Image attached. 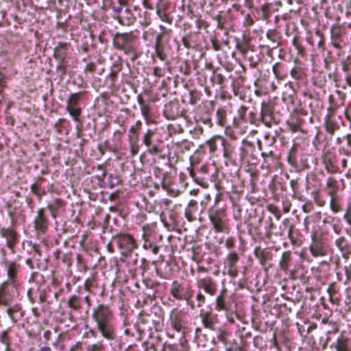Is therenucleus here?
<instances>
[{
    "label": "nucleus",
    "mask_w": 351,
    "mask_h": 351,
    "mask_svg": "<svg viewBox=\"0 0 351 351\" xmlns=\"http://www.w3.org/2000/svg\"><path fill=\"white\" fill-rule=\"evenodd\" d=\"M121 128L115 130L113 133V141L115 145L124 154L126 151L130 152V156L134 157L140 151L141 145H144L147 149L146 152L152 155L156 156L160 159H165L167 157L165 149V143L161 135L157 132V129L143 128V123L141 120H137L130 126L127 133V141L128 148L121 146L123 135L125 133V128L120 125ZM169 160L170 156H168Z\"/></svg>",
    "instance_id": "nucleus-1"
},
{
    "label": "nucleus",
    "mask_w": 351,
    "mask_h": 351,
    "mask_svg": "<svg viewBox=\"0 0 351 351\" xmlns=\"http://www.w3.org/2000/svg\"><path fill=\"white\" fill-rule=\"evenodd\" d=\"M113 47L135 62L140 56V41L137 31L111 34Z\"/></svg>",
    "instance_id": "nucleus-2"
},
{
    "label": "nucleus",
    "mask_w": 351,
    "mask_h": 351,
    "mask_svg": "<svg viewBox=\"0 0 351 351\" xmlns=\"http://www.w3.org/2000/svg\"><path fill=\"white\" fill-rule=\"evenodd\" d=\"M93 318L97 324L101 335L109 341H117L118 338L114 315L109 306L100 304L94 308Z\"/></svg>",
    "instance_id": "nucleus-3"
},
{
    "label": "nucleus",
    "mask_w": 351,
    "mask_h": 351,
    "mask_svg": "<svg viewBox=\"0 0 351 351\" xmlns=\"http://www.w3.org/2000/svg\"><path fill=\"white\" fill-rule=\"evenodd\" d=\"M222 152L226 163L230 162L234 166L247 162L246 158L249 154L244 146H239L234 140L225 137L222 141Z\"/></svg>",
    "instance_id": "nucleus-4"
},
{
    "label": "nucleus",
    "mask_w": 351,
    "mask_h": 351,
    "mask_svg": "<svg viewBox=\"0 0 351 351\" xmlns=\"http://www.w3.org/2000/svg\"><path fill=\"white\" fill-rule=\"evenodd\" d=\"M90 93L87 90H81L71 93L66 100V110L71 117L73 121L80 122L82 114V105L89 99Z\"/></svg>",
    "instance_id": "nucleus-5"
},
{
    "label": "nucleus",
    "mask_w": 351,
    "mask_h": 351,
    "mask_svg": "<svg viewBox=\"0 0 351 351\" xmlns=\"http://www.w3.org/2000/svg\"><path fill=\"white\" fill-rule=\"evenodd\" d=\"M311 155L304 152L298 143H293L287 154V162L297 172L310 168Z\"/></svg>",
    "instance_id": "nucleus-6"
},
{
    "label": "nucleus",
    "mask_w": 351,
    "mask_h": 351,
    "mask_svg": "<svg viewBox=\"0 0 351 351\" xmlns=\"http://www.w3.org/2000/svg\"><path fill=\"white\" fill-rule=\"evenodd\" d=\"M200 7L193 0H182L181 5L178 6L184 15L194 20L195 27L198 29H206L208 27L207 21L202 16L199 12Z\"/></svg>",
    "instance_id": "nucleus-7"
},
{
    "label": "nucleus",
    "mask_w": 351,
    "mask_h": 351,
    "mask_svg": "<svg viewBox=\"0 0 351 351\" xmlns=\"http://www.w3.org/2000/svg\"><path fill=\"white\" fill-rule=\"evenodd\" d=\"M256 5L252 14L257 20L267 23L270 21L273 12L278 11L282 6V3L279 1L269 2L268 0H256Z\"/></svg>",
    "instance_id": "nucleus-8"
},
{
    "label": "nucleus",
    "mask_w": 351,
    "mask_h": 351,
    "mask_svg": "<svg viewBox=\"0 0 351 351\" xmlns=\"http://www.w3.org/2000/svg\"><path fill=\"white\" fill-rule=\"evenodd\" d=\"M330 44L338 50L340 56L343 49L348 45V37L346 29L339 23L332 24L330 29Z\"/></svg>",
    "instance_id": "nucleus-9"
},
{
    "label": "nucleus",
    "mask_w": 351,
    "mask_h": 351,
    "mask_svg": "<svg viewBox=\"0 0 351 351\" xmlns=\"http://www.w3.org/2000/svg\"><path fill=\"white\" fill-rule=\"evenodd\" d=\"M261 122L267 128L278 124L282 119V114L274 112V107L271 101H263L260 112Z\"/></svg>",
    "instance_id": "nucleus-10"
},
{
    "label": "nucleus",
    "mask_w": 351,
    "mask_h": 351,
    "mask_svg": "<svg viewBox=\"0 0 351 351\" xmlns=\"http://www.w3.org/2000/svg\"><path fill=\"white\" fill-rule=\"evenodd\" d=\"M187 170L193 180L204 189L209 186V182H212L211 178H215L214 173L212 175L210 173L208 165L188 167Z\"/></svg>",
    "instance_id": "nucleus-11"
},
{
    "label": "nucleus",
    "mask_w": 351,
    "mask_h": 351,
    "mask_svg": "<svg viewBox=\"0 0 351 351\" xmlns=\"http://www.w3.org/2000/svg\"><path fill=\"white\" fill-rule=\"evenodd\" d=\"M170 294L175 299L179 301L185 300L187 304L191 306L192 308H195L194 302L191 300L193 296V290L189 285H185L184 283H180L177 280H174L172 282L170 289Z\"/></svg>",
    "instance_id": "nucleus-12"
},
{
    "label": "nucleus",
    "mask_w": 351,
    "mask_h": 351,
    "mask_svg": "<svg viewBox=\"0 0 351 351\" xmlns=\"http://www.w3.org/2000/svg\"><path fill=\"white\" fill-rule=\"evenodd\" d=\"M200 30L197 29V31H189L184 34L181 42L184 48L197 51H202L204 49V38Z\"/></svg>",
    "instance_id": "nucleus-13"
},
{
    "label": "nucleus",
    "mask_w": 351,
    "mask_h": 351,
    "mask_svg": "<svg viewBox=\"0 0 351 351\" xmlns=\"http://www.w3.org/2000/svg\"><path fill=\"white\" fill-rule=\"evenodd\" d=\"M66 203L60 198H56L49 202L47 208L38 210V215L35 219H46L47 213L49 212L53 218L61 217L65 210Z\"/></svg>",
    "instance_id": "nucleus-14"
},
{
    "label": "nucleus",
    "mask_w": 351,
    "mask_h": 351,
    "mask_svg": "<svg viewBox=\"0 0 351 351\" xmlns=\"http://www.w3.org/2000/svg\"><path fill=\"white\" fill-rule=\"evenodd\" d=\"M323 125L326 132L332 138L341 129L343 122L341 117L336 114L335 110L329 107L324 118Z\"/></svg>",
    "instance_id": "nucleus-15"
},
{
    "label": "nucleus",
    "mask_w": 351,
    "mask_h": 351,
    "mask_svg": "<svg viewBox=\"0 0 351 351\" xmlns=\"http://www.w3.org/2000/svg\"><path fill=\"white\" fill-rule=\"evenodd\" d=\"M326 145H324L321 155L322 164L328 173H338L340 172L338 156L335 152L329 149H326Z\"/></svg>",
    "instance_id": "nucleus-16"
},
{
    "label": "nucleus",
    "mask_w": 351,
    "mask_h": 351,
    "mask_svg": "<svg viewBox=\"0 0 351 351\" xmlns=\"http://www.w3.org/2000/svg\"><path fill=\"white\" fill-rule=\"evenodd\" d=\"M163 116L168 120H175L180 117H186L187 110L178 100H172L164 106Z\"/></svg>",
    "instance_id": "nucleus-17"
},
{
    "label": "nucleus",
    "mask_w": 351,
    "mask_h": 351,
    "mask_svg": "<svg viewBox=\"0 0 351 351\" xmlns=\"http://www.w3.org/2000/svg\"><path fill=\"white\" fill-rule=\"evenodd\" d=\"M137 101L140 106L141 112L147 125L155 123L156 117L154 115V108L153 103L154 100H145L141 94L137 95Z\"/></svg>",
    "instance_id": "nucleus-18"
},
{
    "label": "nucleus",
    "mask_w": 351,
    "mask_h": 351,
    "mask_svg": "<svg viewBox=\"0 0 351 351\" xmlns=\"http://www.w3.org/2000/svg\"><path fill=\"white\" fill-rule=\"evenodd\" d=\"M119 247L122 250L121 254L127 257L131 252L137 247L134 238L129 234H121L113 238Z\"/></svg>",
    "instance_id": "nucleus-19"
},
{
    "label": "nucleus",
    "mask_w": 351,
    "mask_h": 351,
    "mask_svg": "<svg viewBox=\"0 0 351 351\" xmlns=\"http://www.w3.org/2000/svg\"><path fill=\"white\" fill-rule=\"evenodd\" d=\"M160 32H157L154 27H150L143 31L142 38L145 42L152 43L154 40L156 42L158 37L161 38H170L172 34L173 30L171 28H167L163 25H159Z\"/></svg>",
    "instance_id": "nucleus-20"
},
{
    "label": "nucleus",
    "mask_w": 351,
    "mask_h": 351,
    "mask_svg": "<svg viewBox=\"0 0 351 351\" xmlns=\"http://www.w3.org/2000/svg\"><path fill=\"white\" fill-rule=\"evenodd\" d=\"M123 69L122 59L119 57L118 60L115 61L110 67V72L106 77V83L112 93L118 91L117 85L118 75Z\"/></svg>",
    "instance_id": "nucleus-21"
},
{
    "label": "nucleus",
    "mask_w": 351,
    "mask_h": 351,
    "mask_svg": "<svg viewBox=\"0 0 351 351\" xmlns=\"http://www.w3.org/2000/svg\"><path fill=\"white\" fill-rule=\"evenodd\" d=\"M169 38L168 37L161 38L158 37L156 42H154L153 45L154 49L152 56L153 58L156 57L162 62L167 60L171 51V46L168 43Z\"/></svg>",
    "instance_id": "nucleus-22"
},
{
    "label": "nucleus",
    "mask_w": 351,
    "mask_h": 351,
    "mask_svg": "<svg viewBox=\"0 0 351 351\" xmlns=\"http://www.w3.org/2000/svg\"><path fill=\"white\" fill-rule=\"evenodd\" d=\"M308 68L301 64L294 65L290 70L289 74L295 81L298 88L306 86L308 83Z\"/></svg>",
    "instance_id": "nucleus-23"
},
{
    "label": "nucleus",
    "mask_w": 351,
    "mask_h": 351,
    "mask_svg": "<svg viewBox=\"0 0 351 351\" xmlns=\"http://www.w3.org/2000/svg\"><path fill=\"white\" fill-rule=\"evenodd\" d=\"M310 251L314 256H322L328 253L329 246L325 239L320 236L318 237L315 234H313Z\"/></svg>",
    "instance_id": "nucleus-24"
},
{
    "label": "nucleus",
    "mask_w": 351,
    "mask_h": 351,
    "mask_svg": "<svg viewBox=\"0 0 351 351\" xmlns=\"http://www.w3.org/2000/svg\"><path fill=\"white\" fill-rule=\"evenodd\" d=\"M313 123V117H301L300 115L291 113L287 121L289 128L292 132H303L304 127L308 123Z\"/></svg>",
    "instance_id": "nucleus-25"
},
{
    "label": "nucleus",
    "mask_w": 351,
    "mask_h": 351,
    "mask_svg": "<svg viewBox=\"0 0 351 351\" xmlns=\"http://www.w3.org/2000/svg\"><path fill=\"white\" fill-rule=\"evenodd\" d=\"M194 120L196 123H202L209 128L214 126L212 119V112L206 107H197L194 112Z\"/></svg>",
    "instance_id": "nucleus-26"
},
{
    "label": "nucleus",
    "mask_w": 351,
    "mask_h": 351,
    "mask_svg": "<svg viewBox=\"0 0 351 351\" xmlns=\"http://www.w3.org/2000/svg\"><path fill=\"white\" fill-rule=\"evenodd\" d=\"M99 185L101 187L109 188L110 189L120 185L122 182L121 176L117 174L109 173L106 171L97 176Z\"/></svg>",
    "instance_id": "nucleus-27"
},
{
    "label": "nucleus",
    "mask_w": 351,
    "mask_h": 351,
    "mask_svg": "<svg viewBox=\"0 0 351 351\" xmlns=\"http://www.w3.org/2000/svg\"><path fill=\"white\" fill-rule=\"evenodd\" d=\"M170 324L173 330L177 332H184L186 322L184 320L181 311L178 308H173L169 314Z\"/></svg>",
    "instance_id": "nucleus-28"
},
{
    "label": "nucleus",
    "mask_w": 351,
    "mask_h": 351,
    "mask_svg": "<svg viewBox=\"0 0 351 351\" xmlns=\"http://www.w3.org/2000/svg\"><path fill=\"white\" fill-rule=\"evenodd\" d=\"M210 87L218 86L220 90H223L228 86V79L226 74L219 68H213L210 76Z\"/></svg>",
    "instance_id": "nucleus-29"
},
{
    "label": "nucleus",
    "mask_w": 351,
    "mask_h": 351,
    "mask_svg": "<svg viewBox=\"0 0 351 351\" xmlns=\"http://www.w3.org/2000/svg\"><path fill=\"white\" fill-rule=\"evenodd\" d=\"M232 113V110L226 106H220L215 114V123L216 125L228 128L229 127L228 116Z\"/></svg>",
    "instance_id": "nucleus-30"
},
{
    "label": "nucleus",
    "mask_w": 351,
    "mask_h": 351,
    "mask_svg": "<svg viewBox=\"0 0 351 351\" xmlns=\"http://www.w3.org/2000/svg\"><path fill=\"white\" fill-rule=\"evenodd\" d=\"M72 50L69 42H58L53 48V57L56 60H69V55Z\"/></svg>",
    "instance_id": "nucleus-31"
},
{
    "label": "nucleus",
    "mask_w": 351,
    "mask_h": 351,
    "mask_svg": "<svg viewBox=\"0 0 351 351\" xmlns=\"http://www.w3.org/2000/svg\"><path fill=\"white\" fill-rule=\"evenodd\" d=\"M1 235L5 239L6 246L14 252L15 245L19 242V234L12 227L1 228Z\"/></svg>",
    "instance_id": "nucleus-32"
},
{
    "label": "nucleus",
    "mask_w": 351,
    "mask_h": 351,
    "mask_svg": "<svg viewBox=\"0 0 351 351\" xmlns=\"http://www.w3.org/2000/svg\"><path fill=\"white\" fill-rule=\"evenodd\" d=\"M267 39L270 45H267L268 49H274L282 45V35L281 32L276 28L269 29L265 33Z\"/></svg>",
    "instance_id": "nucleus-33"
},
{
    "label": "nucleus",
    "mask_w": 351,
    "mask_h": 351,
    "mask_svg": "<svg viewBox=\"0 0 351 351\" xmlns=\"http://www.w3.org/2000/svg\"><path fill=\"white\" fill-rule=\"evenodd\" d=\"M229 77L231 79L230 86L234 95L235 97H238L240 99L244 100L245 95L243 86L245 82V77L242 75L234 77L230 75Z\"/></svg>",
    "instance_id": "nucleus-34"
},
{
    "label": "nucleus",
    "mask_w": 351,
    "mask_h": 351,
    "mask_svg": "<svg viewBox=\"0 0 351 351\" xmlns=\"http://www.w3.org/2000/svg\"><path fill=\"white\" fill-rule=\"evenodd\" d=\"M47 287L42 289L41 286L35 285L29 289L27 296L32 303H35L37 298L43 303L47 300Z\"/></svg>",
    "instance_id": "nucleus-35"
},
{
    "label": "nucleus",
    "mask_w": 351,
    "mask_h": 351,
    "mask_svg": "<svg viewBox=\"0 0 351 351\" xmlns=\"http://www.w3.org/2000/svg\"><path fill=\"white\" fill-rule=\"evenodd\" d=\"M294 254H293L291 251H286L282 253L281 259L279 263V267L280 269L287 271H290V275L293 279H295L296 276H295V271L290 270V267L293 264L294 260Z\"/></svg>",
    "instance_id": "nucleus-36"
},
{
    "label": "nucleus",
    "mask_w": 351,
    "mask_h": 351,
    "mask_svg": "<svg viewBox=\"0 0 351 351\" xmlns=\"http://www.w3.org/2000/svg\"><path fill=\"white\" fill-rule=\"evenodd\" d=\"M341 191V185L339 181L334 177H329L326 182L324 188V191L330 197L341 195L339 192Z\"/></svg>",
    "instance_id": "nucleus-37"
},
{
    "label": "nucleus",
    "mask_w": 351,
    "mask_h": 351,
    "mask_svg": "<svg viewBox=\"0 0 351 351\" xmlns=\"http://www.w3.org/2000/svg\"><path fill=\"white\" fill-rule=\"evenodd\" d=\"M330 348L336 351H351V341L341 334L330 345Z\"/></svg>",
    "instance_id": "nucleus-38"
},
{
    "label": "nucleus",
    "mask_w": 351,
    "mask_h": 351,
    "mask_svg": "<svg viewBox=\"0 0 351 351\" xmlns=\"http://www.w3.org/2000/svg\"><path fill=\"white\" fill-rule=\"evenodd\" d=\"M117 21L119 24L123 26H130L133 25L136 21V16L132 12V10L125 8L119 16H116Z\"/></svg>",
    "instance_id": "nucleus-39"
},
{
    "label": "nucleus",
    "mask_w": 351,
    "mask_h": 351,
    "mask_svg": "<svg viewBox=\"0 0 351 351\" xmlns=\"http://www.w3.org/2000/svg\"><path fill=\"white\" fill-rule=\"evenodd\" d=\"M254 255L258 259L261 265H266L267 263L273 258L271 251L269 248H262L257 246L254 249Z\"/></svg>",
    "instance_id": "nucleus-40"
},
{
    "label": "nucleus",
    "mask_w": 351,
    "mask_h": 351,
    "mask_svg": "<svg viewBox=\"0 0 351 351\" xmlns=\"http://www.w3.org/2000/svg\"><path fill=\"white\" fill-rule=\"evenodd\" d=\"M306 189L311 192L319 191L322 189V180L315 173H311L306 176Z\"/></svg>",
    "instance_id": "nucleus-41"
},
{
    "label": "nucleus",
    "mask_w": 351,
    "mask_h": 351,
    "mask_svg": "<svg viewBox=\"0 0 351 351\" xmlns=\"http://www.w3.org/2000/svg\"><path fill=\"white\" fill-rule=\"evenodd\" d=\"M197 287L199 289H203L206 293L210 295H214L217 291V285L210 277L199 280L197 281Z\"/></svg>",
    "instance_id": "nucleus-42"
},
{
    "label": "nucleus",
    "mask_w": 351,
    "mask_h": 351,
    "mask_svg": "<svg viewBox=\"0 0 351 351\" xmlns=\"http://www.w3.org/2000/svg\"><path fill=\"white\" fill-rule=\"evenodd\" d=\"M223 139L224 137L223 136L215 135L205 142L210 154L213 156H217L218 146L220 145L222 147V141H223Z\"/></svg>",
    "instance_id": "nucleus-43"
},
{
    "label": "nucleus",
    "mask_w": 351,
    "mask_h": 351,
    "mask_svg": "<svg viewBox=\"0 0 351 351\" xmlns=\"http://www.w3.org/2000/svg\"><path fill=\"white\" fill-rule=\"evenodd\" d=\"M235 47L243 56L252 48H254V46L251 44L249 38L245 36H243L241 38H235Z\"/></svg>",
    "instance_id": "nucleus-44"
},
{
    "label": "nucleus",
    "mask_w": 351,
    "mask_h": 351,
    "mask_svg": "<svg viewBox=\"0 0 351 351\" xmlns=\"http://www.w3.org/2000/svg\"><path fill=\"white\" fill-rule=\"evenodd\" d=\"M208 75L204 71H197V83L204 87V91L207 97H210L213 95V91L211 89L210 84L207 81Z\"/></svg>",
    "instance_id": "nucleus-45"
},
{
    "label": "nucleus",
    "mask_w": 351,
    "mask_h": 351,
    "mask_svg": "<svg viewBox=\"0 0 351 351\" xmlns=\"http://www.w3.org/2000/svg\"><path fill=\"white\" fill-rule=\"evenodd\" d=\"M242 57L249 62L250 66L252 69L257 68L261 62L260 53L255 49V47L252 48Z\"/></svg>",
    "instance_id": "nucleus-46"
},
{
    "label": "nucleus",
    "mask_w": 351,
    "mask_h": 351,
    "mask_svg": "<svg viewBox=\"0 0 351 351\" xmlns=\"http://www.w3.org/2000/svg\"><path fill=\"white\" fill-rule=\"evenodd\" d=\"M292 45L297 51V55L302 58H306L308 53L303 45L302 38L298 34H295L292 39Z\"/></svg>",
    "instance_id": "nucleus-47"
},
{
    "label": "nucleus",
    "mask_w": 351,
    "mask_h": 351,
    "mask_svg": "<svg viewBox=\"0 0 351 351\" xmlns=\"http://www.w3.org/2000/svg\"><path fill=\"white\" fill-rule=\"evenodd\" d=\"M193 146V142L187 139H183L173 144V147L178 155H184L186 152L190 151Z\"/></svg>",
    "instance_id": "nucleus-48"
},
{
    "label": "nucleus",
    "mask_w": 351,
    "mask_h": 351,
    "mask_svg": "<svg viewBox=\"0 0 351 351\" xmlns=\"http://www.w3.org/2000/svg\"><path fill=\"white\" fill-rule=\"evenodd\" d=\"M199 316L204 326L206 328L215 330L216 315H213L211 311H201Z\"/></svg>",
    "instance_id": "nucleus-49"
},
{
    "label": "nucleus",
    "mask_w": 351,
    "mask_h": 351,
    "mask_svg": "<svg viewBox=\"0 0 351 351\" xmlns=\"http://www.w3.org/2000/svg\"><path fill=\"white\" fill-rule=\"evenodd\" d=\"M83 298H82V293L78 295H73L69 297L67 301L68 306L73 311L76 312H81L82 309Z\"/></svg>",
    "instance_id": "nucleus-50"
},
{
    "label": "nucleus",
    "mask_w": 351,
    "mask_h": 351,
    "mask_svg": "<svg viewBox=\"0 0 351 351\" xmlns=\"http://www.w3.org/2000/svg\"><path fill=\"white\" fill-rule=\"evenodd\" d=\"M213 181L215 187L219 195H222L224 193H230V190L232 189V185L229 183V181L226 178H223L220 180L214 179Z\"/></svg>",
    "instance_id": "nucleus-51"
},
{
    "label": "nucleus",
    "mask_w": 351,
    "mask_h": 351,
    "mask_svg": "<svg viewBox=\"0 0 351 351\" xmlns=\"http://www.w3.org/2000/svg\"><path fill=\"white\" fill-rule=\"evenodd\" d=\"M209 219H222L226 217V210L224 206H220L219 204H215L208 211Z\"/></svg>",
    "instance_id": "nucleus-52"
},
{
    "label": "nucleus",
    "mask_w": 351,
    "mask_h": 351,
    "mask_svg": "<svg viewBox=\"0 0 351 351\" xmlns=\"http://www.w3.org/2000/svg\"><path fill=\"white\" fill-rule=\"evenodd\" d=\"M272 71L278 81L283 80L287 77L286 64L282 62L275 63L272 66Z\"/></svg>",
    "instance_id": "nucleus-53"
},
{
    "label": "nucleus",
    "mask_w": 351,
    "mask_h": 351,
    "mask_svg": "<svg viewBox=\"0 0 351 351\" xmlns=\"http://www.w3.org/2000/svg\"><path fill=\"white\" fill-rule=\"evenodd\" d=\"M227 295V289L223 287V289L220 291L219 295L216 298L215 302V308L216 310L220 311L223 310H228V306L226 303V297Z\"/></svg>",
    "instance_id": "nucleus-54"
},
{
    "label": "nucleus",
    "mask_w": 351,
    "mask_h": 351,
    "mask_svg": "<svg viewBox=\"0 0 351 351\" xmlns=\"http://www.w3.org/2000/svg\"><path fill=\"white\" fill-rule=\"evenodd\" d=\"M248 107L245 106H241L237 110L238 118L233 119V125L235 128H239L240 123H245L247 112Z\"/></svg>",
    "instance_id": "nucleus-55"
},
{
    "label": "nucleus",
    "mask_w": 351,
    "mask_h": 351,
    "mask_svg": "<svg viewBox=\"0 0 351 351\" xmlns=\"http://www.w3.org/2000/svg\"><path fill=\"white\" fill-rule=\"evenodd\" d=\"M343 196L337 195L331 197L330 199V208L335 213H340L343 210L342 208Z\"/></svg>",
    "instance_id": "nucleus-56"
},
{
    "label": "nucleus",
    "mask_w": 351,
    "mask_h": 351,
    "mask_svg": "<svg viewBox=\"0 0 351 351\" xmlns=\"http://www.w3.org/2000/svg\"><path fill=\"white\" fill-rule=\"evenodd\" d=\"M293 106L294 108L291 113L300 115L301 117H312L308 114L305 104H304L300 100H298Z\"/></svg>",
    "instance_id": "nucleus-57"
},
{
    "label": "nucleus",
    "mask_w": 351,
    "mask_h": 351,
    "mask_svg": "<svg viewBox=\"0 0 351 351\" xmlns=\"http://www.w3.org/2000/svg\"><path fill=\"white\" fill-rule=\"evenodd\" d=\"M209 39L210 41V46L205 45L204 48L207 50L213 49L215 51H219L222 49V44L216 35H210Z\"/></svg>",
    "instance_id": "nucleus-58"
},
{
    "label": "nucleus",
    "mask_w": 351,
    "mask_h": 351,
    "mask_svg": "<svg viewBox=\"0 0 351 351\" xmlns=\"http://www.w3.org/2000/svg\"><path fill=\"white\" fill-rule=\"evenodd\" d=\"M311 195L314 202L320 207H323L326 204V199L322 191L311 192Z\"/></svg>",
    "instance_id": "nucleus-59"
},
{
    "label": "nucleus",
    "mask_w": 351,
    "mask_h": 351,
    "mask_svg": "<svg viewBox=\"0 0 351 351\" xmlns=\"http://www.w3.org/2000/svg\"><path fill=\"white\" fill-rule=\"evenodd\" d=\"M197 209V202L195 200H191L188 206L185 209V217L187 219H195L194 215L195 211Z\"/></svg>",
    "instance_id": "nucleus-60"
},
{
    "label": "nucleus",
    "mask_w": 351,
    "mask_h": 351,
    "mask_svg": "<svg viewBox=\"0 0 351 351\" xmlns=\"http://www.w3.org/2000/svg\"><path fill=\"white\" fill-rule=\"evenodd\" d=\"M189 103L191 105H195L202 99V93L196 88L189 90Z\"/></svg>",
    "instance_id": "nucleus-61"
},
{
    "label": "nucleus",
    "mask_w": 351,
    "mask_h": 351,
    "mask_svg": "<svg viewBox=\"0 0 351 351\" xmlns=\"http://www.w3.org/2000/svg\"><path fill=\"white\" fill-rule=\"evenodd\" d=\"M326 141V136L321 131H317L314 136L312 143L316 150H320L323 143Z\"/></svg>",
    "instance_id": "nucleus-62"
},
{
    "label": "nucleus",
    "mask_w": 351,
    "mask_h": 351,
    "mask_svg": "<svg viewBox=\"0 0 351 351\" xmlns=\"http://www.w3.org/2000/svg\"><path fill=\"white\" fill-rule=\"evenodd\" d=\"M261 123L260 115L258 116L255 111L251 110L247 114L245 123L258 126Z\"/></svg>",
    "instance_id": "nucleus-63"
},
{
    "label": "nucleus",
    "mask_w": 351,
    "mask_h": 351,
    "mask_svg": "<svg viewBox=\"0 0 351 351\" xmlns=\"http://www.w3.org/2000/svg\"><path fill=\"white\" fill-rule=\"evenodd\" d=\"M56 71L62 77L67 74L69 60H57Z\"/></svg>",
    "instance_id": "nucleus-64"
}]
</instances>
